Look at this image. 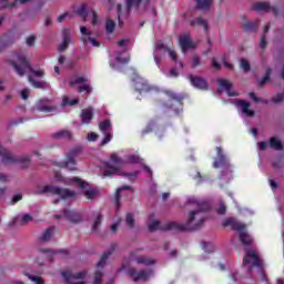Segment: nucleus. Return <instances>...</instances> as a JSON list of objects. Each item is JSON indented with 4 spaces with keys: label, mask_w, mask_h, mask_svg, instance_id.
Returning a JSON list of instances; mask_svg holds the SVG:
<instances>
[{
    "label": "nucleus",
    "mask_w": 284,
    "mask_h": 284,
    "mask_svg": "<svg viewBox=\"0 0 284 284\" xmlns=\"http://www.w3.org/2000/svg\"><path fill=\"white\" fill-rule=\"evenodd\" d=\"M257 148H258V150L263 151L266 148H270V142H258Z\"/></svg>",
    "instance_id": "nucleus-58"
},
{
    "label": "nucleus",
    "mask_w": 284,
    "mask_h": 284,
    "mask_svg": "<svg viewBox=\"0 0 284 284\" xmlns=\"http://www.w3.org/2000/svg\"><path fill=\"white\" fill-rule=\"evenodd\" d=\"M212 68H214V70H221V64L216 62V58L212 59Z\"/></svg>",
    "instance_id": "nucleus-63"
},
{
    "label": "nucleus",
    "mask_w": 284,
    "mask_h": 284,
    "mask_svg": "<svg viewBox=\"0 0 284 284\" xmlns=\"http://www.w3.org/2000/svg\"><path fill=\"white\" fill-rule=\"evenodd\" d=\"M186 209L189 210L186 227L187 230H199L205 223V212L210 210L207 203L196 200V197H190L186 202Z\"/></svg>",
    "instance_id": "nucleus-2"
},
{
    "label": "nucleus",
    "mask_w": 284,
    "mask_h": 284,
    "mask_svg": "<svg viewBox=\"0 0 284 284\" xmlns=\"http://www.w3.org/2000/svg\"><path fill=\"white\" fill-rule=\"evenodd\" d=\"M225 225H231V227H233L236 232H239L240 234V240L243 243V245H252V236H250V234H247L246 231V225L241 223V222H236V220H226Z\"/></svg>",
    "instance_id": "nucleus-6"
},
{
    "label": "nucleus",
    "mask_w": 284,
    "mask_h": 284,
    "mask_svg": "<svg viewBox=\"0 0 284 284\" xmlns=\"http://www.w3.org/2000/svg\"><path fill=\"white\" fill-rule=\"evenodd\" d=\"M116 11H118L119 26H120V28H123V22L121 21V16L123 14V9H122L121 4H116Z\"/></svg>",
    "instance_id": "nucleus-51"
},
{
    "label": "nucleus",
    "mask_w": 284,
    "mask_h": 284,
    "mask_svg": "<svg viewBox=\"0 0 284 284\" xmlns=\"http://www.w3.org/2000/svg\"><path fill=\"white\" fill-rule=\"evenodd\" d=\"M125 223H126V226L130 227V230L134 227V215L132 213L126 214Z\"/></svg>",
    "instance_id": "nucleus-46"
},
{
    "label": "nucleus",
    "mask_w": 284,
    "mask_h": 284,
    "mask_svg": "<svg viewBox=\"0 0 284 284\" xmlns=\"http://www.w3.org/2000/svg\"><path fill=\"white\" fill-rule=\"evenodd\" d=\"M67 185H78V187H81L82 190H85V186L88 185L85 181L79 179V178H72L67 181H64Z\"/></svg>",
    "instance_id": "nucleus-24"
},
{
    "label": "nucleus",
    "mask_w": 284,
    "mask_h": 284,
    "mask_svg": "<svg viewBox=\"0 0 284 284\" xmlns=\"http://www.w3.org/2000/svg\"><path fill=\"white\" fill-rule=\"evenodd\" d=\"M226 206L225 204H221L220 207L217 209V214H225Z\"/></svg>",
    "instance_id": "nucleus-64"
},
{
    "label": "nucleus",
    "mask_w": 284,
    "mask_h": 284,
    "mask_svg": "<svg viewBox=\"0 0 284 284\" xmlns=\"http://www.w3.org/2000/svg\"><path fill=\"white\" fill-rule=\"evenodd\" d=\"M190 26H192V27H194V26H202V28H204L205 32H207V30H210L207 21L204 20L203 18H196L194 20H191L190 21Z\"/></svg>",
    "instance_id": "nucleus-28"
},
{
    "label": "nucleus",
    "mask_w": 284,
    "mask_h": 284,
    "mask_svg": "<svg viewBox=\"0 0 284 284\" xmlns=\"http://www.w3.org/2000/svg\"><path fill=\"white\" fill-rule=\"evenodd\" d=\"M108 256H110V252L109 253H104L100 260V262L98 263V267H103V265H105V261H108Z\"/></svg>",
    "instance_id": "nucleus-54"
},
{
    "label": "nucleus",
    "mask_w": 284,
    "mask_h": 284,
    "mask_svg": "<svg viewBox=\"0 0 284 284\" xmlns=\"http://www.w3.org/2000/svg\"><path fill=\"white\" fill-rule=\"evenodd\" d=\"M258 28V20L254 21V22H246L244 23V30L246 32H254L255 29Z\"/></svg>",
    "instance_id": "nucleus-38"
},
{
    "label": "nucleus",
    "mask_w": 284,
    "mask_h": 284,
    "mask_svg": "<svg viewBox=\"0 0 284 284\" xmlns=\"http://www.w3.org/2000/svg\"><path fill=\"white\" fill-rule=\"evenodd\" d=\"M23 199V195L21 193L13 195L12 203H19Z\"/></svg>",
    "instance_id": "nucleus-61"
},
{
    "label": "nucleus",
    "mask_w": 284,
    "mask_h": 284,
    "mask_svg": "<svg viewBox=\"0 0 284 284\" xmlns=\"http://www.w3.org/2000/svg\"><path fill=\"white\" fill-rule=\"evenodd\" d=\"M112 141V133L105 132L101 145H108Z\"/></svg>",
    "instance_id": "nucleus-49"
},
{
    "label": "nucleus",
    "mask_w": 284,
    "mask_h": 284,
    "mask_svg": "<svg viewBox=\"0 0 284 284\" xmlns=\"http://www.w3.org/2000/svg\"><path fill=\"white\" fill-rule=\"evenodd\" d=\"M236 105L241 108L242 114H245V116H248V118L254 116L255 112L254 110L250 109V103L247 101L240 100L236 102Z\"/></svg>",
    "instance_id": "nucleus-19"
},
{
    "label": "nucleus",
    "mask_w": 284,
    "mask_h": 284,
    "mask_svg": "<svg viewBox=\"0 0 284 284\" xmlns=\"http://www.w3.org/2000/svg\"><path fill=\"white\" fill-rule=\"evenodd\" d=\"M77 14L81 17L82 21H88V17L90 14V11H88V4H81L77 10Z\"/></svg>",
    "instance_id": "nucleus-27"
},
{
    "label": "nucleus",
    "mask_w": 284,
    "mask_h": 284,
    "mask_svg": "<svg viewBox=\"0 0 284 284\" xmlns=\"http://www.w3.org/2000/svg\"><path fill=\"white\" fill-rule=\"evenodd\" d=\"M24 276H27L29 278V281H32V283H34V284H45V282L43 281V277H41V276L31 275L28 273H26Z\"/></svg>",
    "instance_id": "nucleus-41"
},
{
    "label": "nucleus",
    "mask_w": 284,
    "mask_h": 284,
    "mask_svg": "<svg viewBox=\"0 0 284 284\" xmlns=\"http://www.w3.org/2000/svg\"><path fill=\"white\" fill-rule=\"evenodd\" d=\"M270 77H272V70L267 68L264 78L258 80V85H265L270 81Z\"/></svg>",
    "instance_id": "nucleus-43"
},
{
    "label": "nucleus",
    "mask_w": 284,
    "mask_h": 284,
    "mask_svg": "<svg viewBox=\"0 0 284 284\" xmlns=\"http://www.w3.org/2000/svg\"><path fill=\"white\" fill-rule=\"evenodd\" d=\"M216 152L217 159L214 160L213 168H223L220 179L230 181L232 179V164H230V160L227 159V155L223 153V149L221 146L216 148Z\"/></svg>",
    "instance_id": "nucleus-4"
},
{
    "label": "nucleus",
    "mask_w": 284,
    "mask_h": 284,
    "mask_svg": "<svg viewBox=\"0 0 284 284\" xmlns=\"http://www.w3.org/2000/svg\"><path fill=\"white\" fill-rule=\"evenodd\" d=\"M101 221H103V215L98 214L92 225V232H98Z\"/></svg>",
    "instance_id": "nucleus-44"
},
{
    "label": "nucleus",
    "mask_w": 284,
    "mask_h": 284,
    "mask_svg": "<svg viewBox=\"0 0 284 284\" xmlns=\"http://www.w3.org/2000/svg\"><path fill=\"white\" fill-rule=\"evenodd\" d=\"M180 48L183 54H185L190 48H194V42H192L190 34L180 36Z\"/></svg>",
    "instance_id": "nucleus-17"
},
{
    "label": "nucleus",
    "mask_w": 284,
    "mask_h": 284,
    "mask_svg": "<svg viewBox=\"0 0 284 284\" xmlns=\"http://www.w3.org/2000/svg\"><path fill=\"white\" fill-rule=\"evenodd\" d=\"M36 40L37 38H34V36H30L29 38H27V45H34Z\"/></svg>",
    "instance_id": "nucleus-62"
},
{
    "label": "nucleus",
    "mask_w": 284,
    "mask_h": 284,
    "mask_svg": "<svg viewBox=\"0 0 284 284\" xmlns=\"http://www.w3.org/2000/svg\"><path fill=\"white\" fill-rule=\"evenodd\" d=\"M190 81L194 88H197L199 90H207V81L205 79L197 75H191Z\"/></svg>",
    "instance_id": "nucleus-18"
},
{
    "label": "nucleus",
    "mask_w": 284,
    "mask_h": 284,
    "mask_svg": "<svg viewBox=\"0 0 284 284\" xmlns=\"http://www.w3.org/2000/svg\"><path fill=\"white\" fill-rule=\"evenodd\" d=\"M32 221V215L30 214H24L20 221V225H28Z\"/></svg>",
    "instance_id": "nucleus-50"
},
{
    "label": "nucleus",
    "mask_w": 284,
    "mask_h": 284,
    "mask_svg": "<svg viewBox=\"0 0 284 284\" xmlns=\"http://www.w3.org/2000/svg\"><path fill=\"white\" fill-rule=\"evenodd\" d=\"M213 0H195L199 10H210Z\"/></svg>",
    "instance_id": "nucleus-32"
},
{
    "label": "nucleus",
    "mask_w": 284,
    "mask_h": 284,
    "mask_svg": "<svg viewBox=\"0 0 284 284\" xmlns=\"http://www.w3.org/2000/svg\"><path fill=\"white\" fill-rule=\"evenodd\" d=\"M39 252L47 258V261H52V256H54V252L50 248H40Z\"/></svg>",
    "instance_id": "nucleus-40"
},
{
    "label": "nucleus",
    "mask_w": 284,
    "mask_h": 284,
    "mask_svg": "<svg viewBox=\"0 0 284 284\" xmlns=\"http://www.w3.org/2000/svg\"><path fill=\"white\" fill-rule=\"evenodd\" d=\"M123 160L119 158L116 154L111 155V162L106 164V169L104 170V176H110L112 174H122L121 168H123Z\"/></svg>",
    "instance_id": "nucleus-7"
},
{
    "label": "nucleus",
    "mask_w": 284,
    "mask_h": 284,
    "mask_svg": "<svg viewBox=\"0 0 284 284\" xmlns=\"http://www.w3.org/2000/svg\"><path fill=\"white\" fill-rule=\"evenodd\" d=\"M80 32L82 34L81 41L84 43V45L91 43L93 48H99V41L92 37V31L89 30L88 27H80Z\"/></svg>",
    "instance_id": "nucleus-12"
},
{
    "label": "nucleus",
    "mask_w": 284,
    "mask_h": 284,
    "mask_svg": "<svg viewBox=\"0 0 284 284\" xmlns=\"http://www.w3.org/2000/svg\"><path fill=\"white\" fill-rule=\"evenodd\" d=\"M123 190H130V186L124 185V186L116 190V193H115V205H116V207H119L121 205V192H123Z\"/></svg>",
    "instance_id": "nucleus-39"
},
{
    "label": "nucleus",
    "mask_w": 284,
    "mask_h": 284,
    "mask_svg": "<svg viewBox=\"0 0 284 284\" xmlns=\"http://www.w3.org/2000/svg\"><path fill=\"white\" fill-rule=\"evenodd\" d=\"M105 32L106 34H114V30L116 28V21H114V19H112V17H106L105 19Z\"/></svg>",
    "instance_id": "nucleus-23"
},
{
    "label": "nucleus",
    "mask_w": 284,
    "mask_h": 284,
    "mask_svg": "<svg viewBox=\"0 0 284 284\" xmlns=\"http://www.w3.org/2000/svg\"><path fill=\"white\" fill-rule=\"evenodd\" d=\"M148 225H149L150 232H156V230L161 227V223L154 219V214H151L149 216Z\"/></svg>",
    "instance_id": "nucleus-25"
},
{
    "label": "nucleus",
    "mask_w": 284,
    "mask_h": 284,
    "mask_svg": "<svg viewBox=\"0 0 284 284\" xmlns=\"http://www.w3.org/2000/svg\"><path fill=\"white\" fill-rule=\"evenodd\" d=\"M83 194L85 199H97V191L94 190H85Z\"/></svg>",
    "instance_id": "nucleus-47"
},
{
    "label": "nucleus",
    "mask_w": 284,
    "mask_h": 284,
    "mask_svg": "<svg viewBox=\"0 0 284 284\" xmlns=\"http://www.w3.org/2000/svg\"><path fill=\"white\" fill-rule=\"evenodd\" d=\"M13 98L14 97L10 93L6 94L3 100L4 105H7V103H10V101H12Z\"/></svg>",
    "instance_id": "nucleus-60"
},
{
    "label": "nucleus",
    "mask_w": 284,
    "mask_h": 284,
    "mask_svg": "<svg viewBox=\"0 0 284 284\" xmlns=\"http://www.w3.org/2000/svg\"><path fill=\"white\" fill-rule=\"evenodd\" d=\"M71 88H74V85H80L78 88V92H87V94H90L92 92V88L90 87V83L88 82V78L80 77L75 80L70 81Z\"/></svg>",
    "instance_id": "nucleus-11"
},
{
    "label": "nucleus",
    "mask_w": 284,
    "mask_h": 284,
    "mask_svg": "<svg viewBox=\"0 0 284 284\" xmlns=\"http://www.w3.org/2000/svg\"><path fill=\"white\" fill-rule=\"evenodd\" d=\"M217 92L221 94V92H226L229 97H239V92L232 91V81L225 80V79H220L217 80Z\"/></svg>",
    "instance_id": "nucleus-14"
},
{
    "label": "nucleus",
    "mask_w": 284,
    "mask_h": 284,
    "mask_svg": "<svg viewBox=\"0 0 284 284\" xmlns=\"http://www.w3.org/2000/svg\"><path fill=\"white\" fill-rule=\"evenodd\" d=\"M8 65L12 68V70L18 74V77H23L27 72L28 81L31 83L33 88L45 90L50 84L45 81H39L37 79H43L45 77V71L43 69L34 70L28 58L24 54H17L16 58L9 62Z\"/></svg>",
    "instance_id": "nucleus-1"
},
{
    "label": "nucleus",
    "mask_w": 284,
    "mask_h": 284,
    "mask_svg": "<svg viewBox=\"0 0 284 284\" xmlns=\"http://www.w3.org/2000/svg\"><path fill=\"white\" fill-rule=\"evenodd\" d=\"M201 65V58L199 55H193L191 68H199Z\"/></svg>",
    "instance_id": "nucleus-52"
},
{
    "label": "nucleus",
    "mask_w": 284,
    "mask_h": 284,
    "mask_svg": "<svg viewBox=\"0 0 284 284\" xmlns=\"http://www.w3.org/2000/svg\"><path fill=\"white\" fill-rule=\"evenodd\" d=\"M272 101H273L274 103H283V101H284V95H283L282 93H277L276 95H274V97L272 98Z\"/></svg>",
    "instance_id": "nucleus-53"
},
{
    "label": "nucleus",
    "mask_w": 284,
    "mask_h": 284,
    "mask_svg": "<svg viewBox=\"0 0 284 284\" xmlns=\"http://www.w3.org/2000/svg\"><path fill=\"white\" fill-rule=\"evenodd\" d=\"M128 275L134 283H139L140 281L145 283V281H149L150 276H152V270L138 271L136 268H130Z\"/></svg>",
    "instance_id": "nucleus-8"
},
{
    "label": "nucleus",
    "mask_w": 284,
    "mask_h": 284,
    "mask_svg": "<svg viewBox=\"0 0 284 284\" xmlns=\"http://www.w3.org/2000/svg\"><path fill=\"white\" fill-rule=\"evenodd\" d=\"M99 129L101 132H110L112 130V123H110V120H105L99 123Z\"/></svg>",
    "instance_id": "nucleus-36"
},
{
    "label": "nucleus",
    "mask_w": 284,
    "mask_h": 284,
    "mask_svg": "<svg viewBox=\"0 0 284 284\" xmlns=\"http://www.w3.org/2000/svg\"><path fill=\"white\" fill-rule=\"evenodd\" d=\"M53 139H72V132L69 130L58 131L52 134Z\"/></svg>",
    "instance_id": "nucleus-29"
},
{
    "label": "nucleus",
    "mask_w": 284,
    "mask_h": 284,
    "mask_svg": "<svg viewBox=\"0 0 284 284\" xmlns=\"http://www.w3.org/2000/svg\"><path fill=\"white\" fill-rule=\"evenodd\" d=\"M34 110L38 112H54V110H57V105L50 99H41L36 103Z\"/></svg>",
    "instance_id": "nucleus-10"
},
{
    "label": "nucleus",
    "mask_w": 284,
    "mask_h": 284,
    "mask_svg": "<svg viewBox=\"0 0 284 284\" xmlns=\"http://www.w3.org/2000/svg\"><path fill=\"white\" fill-rule=\"evenodd\" d=\"M250 99H252V101H254L255 103H267V101L257 98L256 94L254 92L248 93Z\"/></svg>",
    "instance_id": "nucleus-48"
},
{
    "label": "nucleus",
    "mask_w": 284,
    "mask_h": 284,
    "mask_svg": "<svg viewBox=\"0 0 284 284\" xmlns=\"http://www.w3.org/2000/svg\"><path fill=\"white\" fill-rule=\"evenodd\" d=\"M29 97H30V90L29 89H23L21 91V99H23V101H28Z\"/></svg>",
    "instance_id": "nucleus-56"
},
{
    "label": "nucleus",
    "mask_w": 284,
    "mask_h": 284,
    "mask_svg": "<svg viewBox=\"0 0 284 284\" xmlns=\"http://www.w3.org/2000/svg\"><path fill=\"white\" fill-rule=\"evenodd\" d=\"M97 139H99V135L94 132H91L88 134V140L89 141H97Z\"/></svg>",
    "instance_id": "nucleus-59"
},
{
    "label": "nucleus",
    "mask_w": 284,
    "mask_h": 284,
    "mask_svg": "<svg viewBox=\"0 0 284 284\" xmlns=\"http://www.w3.org/2000/svg\"><path fill=\"white\" fill-rule=\"evenodd\" d=\"M63 276H64V278H67L68 284H85L83 278H85V276H88V272L82 271V272L71 274V275H67L65 273H63Z\"/></svg>",
    "instance_id": "nucleus-16"
},
{
    "label": "nucleus",
    "mask_w": 284,
    "mask_h": 284,
    "mask_svg": "<svg viewBox=\"0 0 284 284\" xmlns=\"http://www.w3.org/2000/svg\"><path fill=\"white\" fill-rule=\"evenodd\" d=\"M63 41L59 45V52H65L68 50V45H70L72 39L70 38V31L68 29L62 30Z\"/></svg>",
    "instance_id": "nucleus-20"
},
{
    "label": "nucleus",
    "mask_w": 284,
    "mask_h": 284,
    "mask_svg": "<svg viewBox=\"0 0 284 284\" xmlns=\"http://www.w3.org/2000/svg\"><path fill=\"white\" fill-rule=\"evenodd\" d=\"M0 156L1 161L4 165H14L18 163L22 168H28L30 165V155H16L14 153L10 152L8 149L0 145Z\"/></svg>",
    "instance_id": "nucleus-3"
},
{
    "label": "nucleus",
    "mask_w": 284,
    "mask_h": 284,
    "mask_svg": "<svg viewBox=\"0 0 284 284\" xmlns=\"http://www.w3.org/2000/svg\"><path fill=\"white\" fill-rule=\"evenodd\" d=\"M268 8H270L268 2H257L254 6V10H256L257 12H265L267 11Z\"/></svg>",
    "instance_id": "nucleus-37"
},
{
    "label": "nucleus",
    "mask_w": 284,
    "mask_h": 284,
    "mask_svg": "<svg viewBox=\"0 0 284 284\" xmlns=\"http://www.w3.org/2000/svg\"><path fill=\"white\" fill-rule=\"evenodd\" d=\"M133 88L138 92H145L148 90V82H145V80H143L142 78H135Z\"/></svg>",
    "instance_id": "nucleus-22"
},
{
    "label": "nucleus",
    "mask_w": 284,
    "mask_h": 284,
    "mask_svg": "<svg viewBox=\"0 0 284 284\" xmlns=\"http://www.w3.org/2000/svg\"><path fill=\"white\" fill-rule=\"evenodd\" d=\"M139 252H141V250H136L131 253V260L134 261V263L138 265H154L156 263V260L141 255Z\"/></svg>",
    "instance_id": "nucleus-13"
},
{
    "label": "nucleus",
    "mask_w": 284,
    "mask_h": 284,
    "mask_svg": "<svg viewBox=\"0 0 284 284\" xmlns=\"http://www.w3.org/2000/svg\"><path fill=\"white\" fill-rule=\"evenodd\" d=\"M79 103L78 99L69 100L68 98H63V105H77Z\"/></svg>",
    "instance_id": "nucleus-55"
},
{
    "label": "nucleus",
    "mask_w": 284,
    "mask_h": 284,
    "mask_svg": "<svg viewBox=\"0 0 284 284\" xmlns=\"http://www.w3.org/2000/svg\"><path fill=\"white\" fill-rule=\"evenodd\" d=\"M64 168H68V170H71V172H73L74 170H77V161H74V158L69 156L68 160L65 162H63Z\"/></svg>",
    "instance_id": "nucleus-33"
},
{
    "label": "nucleus",
    "mask_w": 284,
    "mask_h": 284,
    "mask_svg": "<svg viewBox=\"0 0 284 284\" xmlns=\"http://www.w3.org/2000/svg\"><path fill=\"white\" fill-rule=\"evenodd\" d=\"M53 234H54V227L47 229L40 236V241H42L43 243H47V241H50L52 239Z\"/></svg>",
    "instance_id": "nucleus-30"
},
{
    "label": "nucleus",
    "mask_w": 284,
    "mask_h": 284,
    "mask_svg": "<svg viewBox=\"0 0 284 284\" xmlns=\"http://www.w3.org/2000/svg\"><path fill=\"white\" fill-rule=\"evenodd\" d=\"M165 94H168V97H170V99H172L173 101H183L185 99V95L183 94H179V93H174V91H165Z\"/></svg>",
    "instance_id": "nucleus-35"
},
{
    "label": "nucleus",
    "mask_w": 284,
    "mask_h": 284,
    "mask_svg": "<svg viewBox=\"0 0 284 284\" xmlns=\"http://www.w3.org/2000/svg\"><path fill=\"white\" fill-rule=\"evenodd\" d=\"M240 68L243 70V72H248L251 70L250 61H247L245 58H242L240 60Z\"/></svg>",
    "instance_id": "nucleus-42"
},
{
    "label": "nucleus",
    "mask_w": 284,
    "mask_h": 284,
    "mask_svg": "<svg viewBox=\"0 0 284 284\" xmlns=\"http://www.w3.org/2000/svg\"><path fill=\"white\" fill-rule=\"evenodd\" d=\"M36 194H51L52 196H59L62 201H70V199H77V192L52 185L38 187Z\"/></svg>",
    "instance_id": "nucleus-5"
},
{
    "label": "nucleus",
    "mask_w": 284,
    "mask_h": 284,
    "mask_svg": "<svg viewBox=\"0 0 284 284\" xmlns=\"http://www.w3.org/2000/svg\"><path fill=\"white\" fill-rule=\"evenodd\" d=\"M29 1L31 0H16L14 2L8 4V0H1V3H2V8H14V6L19 3L23 4V3H28Z\"/></svg>",
    "instance_id": "nucleus-34"
},
{
    "label": "nucleus",
    "mask_w": 284,
    "mask_h": 284,
    "mask_svg": "<svg viewBox=\"0 0 284 284\" xmlns=\"http://www.w3.org/2000/svg\"><path fill=\"white\" fill-rule=\"evenodd\" d=\"M54 219H67V221H70V223H81V221H83V215H81V213L65 209L63 214H57L54 215Z\"/></svg>",
    "instance_id": "nucleus-9"
},
{
    "label": "nucleus",
    "mask_w": 284,
    "mask_h": 284,
    "mask_svg": "<svg viewBox=\"0 0 284 284\" xmlns=\"http://www.w3.org/2000/svg\"><path fill=\"white\" fill-rule=\"evenodd\" d=\"M270 148H272L273 150L281 151L283 150V143H281V140H278V138L273 136L270 139Z\"/></svg>",
    "instance_id": "nucleus-31"
},
{
    "label": "nucleus",
    "mask_w": 284,
    "mask_h": 284,
    "mask_svg": "<svg viewBox=\"0 0 284 284\" xmlns=\"http://www.w3.org/2000/svg\"><path fill=\"white\" fill-rule=\"evenodd\" d=\"M142 0H125V14H130L132 8H140Z\"/></svg>",
    "instance_id": "nucleus-26"
},
{
    "label": "nucleus",
    "mask_w": 284,
    "mask_h": 284,
    "mask_svg": "<svg viewBox=\"0 0 284 284\" xmlns=\"http://www.w3.org/2000/svg\"><path fill=\"white\" fill-rule=\"evenodd\" d=\"M261 257L255 251H248L243 260V265H251L252 267H261Z\"/></svg>",
    "instance_id": "nucleus-15"
},
{
    "label": "nucleus",
    "mask_w": 284,
    "mask_h": 284,
    "mask_svg": "<svg viewBox=\"0 0 284 284\" xmlns=\"http://www.w3.org/2000/svg\"><path fill=\"white\" fill-rule=\"evenodd\" d=\"M89 17H90L92 26H97L99 23V16L97 14V11L91 9L89 11Z\"/></svg>",
    "instance_id": "nucleus-45"
},
{
    "label": "nucleus",
    "mask_w": 284,
    "mask_h": 284,
    "mask_svg": "<svg viewBox=\"0 0 284 284\" xmlns=\"http://www.w3.org/2000/svg\"><path fill=\"white\" fill-rule=\"evenodd\" d=\"M93 116H94V113L92 108L83 109L80 114L82 123H85L87 125L92 121Z\"/></svg>",
    "instance_id": "nucleus-21"
},
{
    "label": "nucleus",
    "mask_w": 284,
    "mask_h": 284,
    "mask_svg": "<svg viewBox=\"0 0 284 284\" xmlns=\"http://www.w3.org/2000/svg\"><path fill=\"white\" fill-rule=\"evenodd\" d=\"M115 59H116V61H118L119 63H129V62H130V57H128V58H121V54H118V55L115 57Z\"/></svg>",
    "instance_id": "nucleus-57"
}]
</instances>
